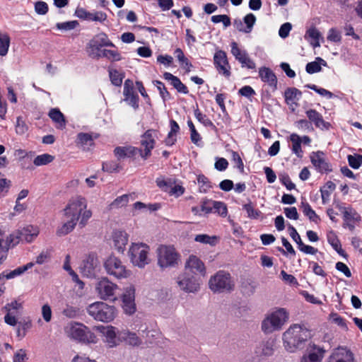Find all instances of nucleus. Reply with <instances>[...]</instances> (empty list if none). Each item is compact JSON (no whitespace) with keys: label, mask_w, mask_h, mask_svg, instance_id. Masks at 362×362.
<instances>
[{"label":"nucleus","mask_w":362,"mask_h":362,"mask_svg":"<svg viewBox=\"0 0 362 362\" xmlns=\"http://www.w3.org/2000/svg\"><path fill=\"white\" fill-rule=\"evenodd\" d=\"M92 216V211L87 209V202L81 197L71 199L63 210V223L57 230L59 236L71 233L79 221V225L84 227Z\"/></svg>","instance_id":"f257e3e1"},{"label":"nucleus","mask_w":362,"mask_h":362,"mask_svg":"<svg viewBox=\"0 0 362 362\" xmlns=\"http://www.w3.org/2000/svg\"><path fill=\"white\" fill-rule=\"evenodd\" d=\"M310 338V331L298 324L291 325L282 335L284 349L290 353H295L303 349Z\"/></svg>","instance_id":"f03ea898"},{"label":"nucleus","mask_w":362,"mask_h":362,"mask_svg":"<svg viewBox=\"0 0 362 362\" xmlns=\"http://www.w3.org/2000/svg\"><path fill=\"white\" fill-rule=\"evenodd\" d=\"M289 314L284 308H274L265 316L262 322V330L265 334L279 331L288 322Z\"/></svg>","instance_id":"7ed1b4c3"},{"label":"nucleus","mask_w":362,"mask_h":362,"mask_svg":"<svg viewBox=\"0 0 362 362\" xmlns=\"http://www.w3.org/2000/svg\"><path fill=\"white\" fill-rule=\"evenodd\" d=\"M64 332L69 338L78 342L85 344H96L98 342L96 335L88 327L79 322H71L69 323L65 327Z\"/></svg>","instance_id":"20e7f679"},{"label":"nucleus","mask_w":362,"mask_h":362,"mask_svg":"<svg viewBox=\"0 0 362 362\" xmlns=\"http://www.w3.org/2000/svg\"><path fill=\"white\" fill-rule=\"evenodd\" d=\"M234 281L230 274L223 270L211 276L209 281V287L214 293H229L234 288Z\"/></svg>","instance_id":"39448f33"},{"label":"nucleus","mask_w":362,"mask_h":362,"mask_svg":"<svg viewBox=\"0 0 362 362\" xmlns=\"http://www.w3.org/2000/svg\"><path fill=\"white\" fill-rule=\"evenodd\" d=\"M158 265L162 269L175 267L178 265L180 255L172 245H160L156 250Z\"/></svg>","instance_id":"423d86ee"},{"label":"nucleus","mask_w":362,"mask_h":362,"mask_svg":"<svg viewBox=\"0 0 362 362\" xmlns=\"http://www.w3.org/2000/svg\"><path fill=\"white\" fill-rule=\"evenodd\" d=\"M87 312L95 320L104 322H111L116 317L115 308L103 302L90 304L87 308Z\"/></svg>","instance_id":"0eeeda50"},{"label":"nucleus","mask_w":362,"mask_h":362,"mask_svg":"<svg viewBox=\"0 0 362 362\" xmlns=\"http://www.w3.org/2000/svg\"><path fill=\"white\" fill-rule=\"evenodd\" d=\"M150 247L144 243H132L128 255L133 265L139 268H144L150 263L148 253Z\"/></svg>","instance_id":"6e6552de"},{"label":"nucleus","mask_w":362,"mask_h":362,"mask_svg":"<svg viewBox=\"0 0 362 362\" xmlns=\"http://www.w3.org/2000/svg\"><path fill=\"white\" fill-rule=\"evenodd\" d=\"M106 272L116 279H127L132 272L126 268L122 262L115 256H110L104 262Z\"/></svg>","instance_id":"1a4fd4ad"},{"label":"nucleus","mask_w":362,"mask_h":362,"mask_svg":"<svg viewBox=\"0 0 362 362\" xmlns=\"http://www.w3.org/2000/svg\"><path fill=\"white\" fill-rule=\"evenodd\" d=\"M118 289V286L112 283L107 277L100 279L95 285V291L98 296L105 300H115Z\"/></svg>","instance_id":"9d476101"},{"label":"nucleus","mask_w":362,"mask_h":362,"mask_svg":"<svg viewBox=\"0 0 362 362\" xmlns=\"http://www.w3.org/2000/svg\"><path fill=\"white\" fill-rule=\"evenodd\" d=\"M176 283L181 291L187 293H195L200 289V280L188 272L180 274L176 278Z\"/></svg>","instance_id":"9b49d317"},{"label":"nucleus","mask_w":362,"mask_h":362,"mask_svg":"<svg viewBox=\"0 0 362 362\" xmlns=\"http://www.w3.org/2000/svg\"><path fill=\"white\" fill-rule=\"evenodd\" d=\"M156 182L159 188L171 196L179 197L185 192V188L180 184L177 183L174 178L164 179L160 177L156 179Z\"/></svg>","instance_id":"f8f14e48"},{"label":"nucleus","mask_w":362,"mask_h":362,"mask_svg":"<svg viewBox=\"0 0 362 362\" xmlns=\"http://www.w3.org/2000/svg\"><path fill=\"white\" fill-rule=\"evenodd\" d=\"M98 329L103 334V341L109 348H114L120 344V330L117 328L109 325L106 327L100 326Z\"/></svg>","instance_id":"ddd939ff"},{"label":"nucleus","mask_w":362,"mask_h":362,"mask_svg":"<svg viewBox=\"0 0 362 362\" xmlns=\"http://www.w3.org/2000/svg\"><path fill=\"white\" fill-rule=\"evenodd\" d=\"M157 132L153 129L147 130L141 136V144L144 148V150L139 148L138 153L144 159H146L151 156V150L154 148Z\"/></svg>","instance_id":"4468645a"},{"label":"nucleus","mask_w":362,"mask_h":362,"mask_svg":"<svg viewBox=\"0 0 362 362\" xmlns=\"http://www.w3.org/2000/svg\"><path fill=\"white\" fill-rule=\"evenodd\" d=\"M326 362H355L354 354L349 349L339 346L332 351Z\"/></svg>","instance_id":"2eb2a0df"},{"label":"nucleus","mask_w":362,"mask_h":362,"mask_svg":"<svg viewBox=\"0 0 362 362\" xmlns=\"http://www.w3.org/2000/svg\"><path fill=\"white\" fill-rule=\"evenodd\" d=\"M134 300L135 288L134 286L130 285L124 289L122 296V307L126 314L132 315L135 313L136 304Z\"/></svg>","instance_id":"dca6fc26"},{"label":"nucleus","mask_w":362,"mask_h":362,"mask_svg":"<svg viewBox=\"0 0 362 362\" xmlns=\"http://www.w3.org/2000/svg\"><path fill=\"white\" fill-rule=\"evenodd\" d=\"M326 351L322 346L310 344L305 353L300 358V362H322Z\"/></svg>","instance_id":"f3484780"},{"label":"nucleus","mask_w":362,"mask_h":362,"mask_svg":"<svg viewBox=\"0 0 362 362\" xmlns=\"http://www.w3.org/2000/svg\"><path fill=\"white\" fill-rule=\"evenodd\" d=\"M310 158L312 164L317 172L324 173L332 171L331 165L327 162L325 153L322 151H318L312 152Z\"/></svg>","instance_id":"a211bd4d"},{"label":"nucleus","mask_w":362,"mask_h":362,"mask_svg":"<svg viewBox=\"0 0 362 362\" xmlns=\"http://www.w3.org/2000/svg\"><path fill=\"white\" fill-rule=\"evenodd\" d=\"M214 62L218 73L226 78H229L230 76V67L228 64L226 52L221 50L216 52L214 57Z\"/></svg>","instance_id":"6ab92c4d"},{"label":"nucleus","mask_w":362,"mask_h":362,"mask_svg":"<svg viewBox=\"0 0 362 362\" xmlns=\"http://www.w3.org/2000/svg\"><path fill=\"white\" fill-rule=\"evenodd\" d=\"M230 46L232 54L242 64L243 67L245 66L250 69L255 68V62L248 57L245 51H242L239 49L235 42H233Z\"/></svg>","instance_id":"aec40b11"},{"label":"nucleus","mask_w":362,"mask_h":362,"mask_svg":"<svg viewBox=\"0 0 362 362\" xmlns=\"http://www.w3.org/2000/svg\"><path fill=\"white\" fill-rule=\"evenodd\" d=\"M305 114L308 118L310 123L322 130H328L331 127L329 122L323 119L322 115L314 109L308 110Z\"/></svg>","instance_id":"412c9836"},{"label":"nucleus","mask_w":362,"mask_h":362,"mask_svg":"<svg viewBox=\"0 0 362 362\" xmlns=\"http://www.w3.org/2000/svg\"><path fill=\"white\" fill-rule=\"evenodd\" d=\"M202 211L209 214L211 212L217 213L221 216H226L228 213L226 205L218 201H210L205 202L202 206Z\"/></svg>","instance_id":"4be33fe9"},{"label":"nucleus","mask_w":362,"mask_h":362,"mask_svg":"<svg viewBox=\"0 0 362 362\" xmlns=\"http://www.w3.org/2000/svg\"><path fill=\"white\" fill-rule=\"evenodd\" d=\"M112 239L115 249L123 253L128 243V234L124 230H116L112 234Z\"/></svg>","instance_id":"5701e85b"},{"label":"nucleus","mask_w":362,"mask_h":362,"mask_svg":"<svg viewBox=\"0 0 362 362\" xmlns=\"http://www.w3.org/2000/svg\"><path fill=\"white\" fill-rule=\"evenodd\" d=\"M185 269L196 274L197 273L204 276L206 268L203 262L194 255H190L185 264Z\"/></svg>","instance_id":"b1692460"},{"label":"nucleus","mask_w":362,"mask_h":362,"mask_svg":"<svg viewBox=\"0 0 362 362\" xmlns=\"http://www.w3.org/2000/svg\"><path fill=\"white\" fill-rule=\"evenodd\" d=\"M98 267V260L94 256H88L81 266V272L87 277L95 276V271Z\"/></svg>","instance_id":"393cba45"},{"label":"nucleus","mask_w":362,"mask_h":362,"mask_svg":"<svg viewBox=\"0 0 362 362\" xmlns=\"http://www.w3.org/2000/svg\"><path fill=\"white\" fill-rule=\"evenodd\" d=\"M121 343L125 342L127 344L133 346H139L142 341L135 332H130L124 329L120 330Z\"/></svg>","instance_id":"a878e982"},{"label":"nucleus","mask_w":362,"mask_h":362,"mask_svg":"<svg viewBox=\"0 0 362 362\" xmlns=\"http://www.w3.org/2000/svg\"><path fill=\"white\" fill-rule=\"evenodd\" d=\"M139 148L132 146H118L114 150V153L118 160L123 159L125 158H130L138 154Z\"/></svg>","instance_id":"bb28decb"},{"label":"nucleus","mask_w":362,"mask_h":362,"mask_svg":"<svg viewBox=\"0 0 362 362\" xmlns=\"http://www.w3.org/2000/svg\"><path fill=\"white\" fill-rule=\"evenodd\" d=\"M304 37L314 48L319 47L320 46V40H323L321 33L315 27L310 28L306 31Z\"/></svg>","instance_id":"cd10ccee"},{"label":"nucleus","mask_w":362,"mask_h":362,"mask_svg":"<svg viewBox=\"0 0 362 362\" xmlns=\"http://www.w3.org/2000/svg\"><path fill=\"white\" fill-rule=\"evenodd\" d=\"M302 93L296 88H288L285 90V100L288 105H296L300 99Z\"/></svg>","instance_id":"c85d7f7f"},{"label":"nucleus","mask_w":362,"mask_h":362,"mask_svg":"<svg viewBox=\"0 0 362 362\" xmlns=\"http://www.w3.org/2000/svg\"><path fill=\"white\" fill-rule=\"evenodd\" d=\"M22 241L31 243L39 234V229L36 226H28L20 230Z\"/></svg>","instance_id":"c756f323"},{"label":"nucleus","mask_w":362,"mask_h":362,"mask_svg":"<svg viewBox=\"0 0 362 362\" xmlns=\"http://www.w3.org/2000/svg\"><path fill=\"white\" fill-rule=\"evenodd\" d=\"M259 76L262 81L267 83L270 86H276L277 79L274 72L267 67H262L259 70Z\"/></svg>","instance_id":"7c9ffc66"},{"label":"nucleus","mask_w":362,"mask_h":362,"mask_svg":"<svg viewBox=\"0 0 362 362\" xmlns=\"http://www.w3.org/2000/svg\"><path fill=\"white\" fill-rule=\"evenodd\" d=\"M170 130L165 140L167 146H173L177 141V134L180 131V127L176 121L171 119L170 121Z\"/></svg>","instance_id":"2f4dec72"},{"label":"nucleus","mask_w":362,"mask_h":362,"mask_svg":"<svg viewBox=\"0 0 362 362\" xmlns=\"http://www.w3.org/2000/svg\"><path fill=\"white\" fill-rule=\"evenodd\" d=\"M33 266H34V263L33 262H29V263L26 264L25 265H23L22 267H19L13 269V271L9 272H3V273L1 274V275L3 276L2 277L4 279H13V278H15V277H16L18 276L21 275L25 271H27L28 269L32 268Z\"/></svg>","instance_id":"473e14b6"},{"label":"nucleus","mask_w":362,"mask_h":362,"mask_svg":"<svg viewBox=\"0 0 362 362\" xmlns=\"http://www.w3.org/2000/svg\"><path fill=\"white\" fill-rule=\"evenodd\" d=\"M327 239L328 243L331 245L332 248L339 255H343L344 251L341 248V243L337 235L333 231L330 230L327 234Z\"/></svg>","instance_id":"72a5a7b5"},{"label":"nucleus","mask_w":362,"mask_h":362,"mask_svg":"<svg viewBox=\"0 0 362 362\" xmlns=\"http://www.w3.org/2000/svg\"><path fill=\"white\" fill-rule=\"evenodd\" d=\"M290 141L292 142V152L299 158L303 157V152L301 148V141H300V136L296 133L290 135Z\"/></svg>","instance_id":"f704fd0d"},{"label":"nucleus","mask_w":362,"mask_h":362,"mask_svg":"<svg viewBox=\"0 0 362 362\" xmlns=\"http://www.w3.org/2000/svg\"><path fill=\"white\" fill-rule=\"evenodd\" d=\"M303 213L306 216L310 221L317 223L320 221V217L317 215L315 211L311 208L310 205L306 202H303L300 206Z\"/></svg>","instance_id":"c9c22d12"},{"label":"nucleus","mask_w":362,"mask_h":362,"mask_svg":"<svg viewBox=\"0 0 362 362\" xmlns=\"http://www.w3.org/2000/svg\"><path fill=\"white\" fill-rule=\"evenodd\" d=\"M315 62H309L307 64L305 70L308 74H315L321 71V66L327 65V62L320 57H317Z\"/></svg>","instance_id":"e433bc0d"},{"label":"nucleus","mask_w":362,"mask_h":362,"mask_svg":"<svg viewBox=\"0 0 362 362\" xmlns=\"http://www.w3.org/2000/svg\"><path fill=\"white\" fill-rule=\"evenodd\" d=\"M10 46V37L7 33H0V56L4 57L8 54Z\"/></svg>","instance_id":"4c0bfd02"},{"label":"nucleus","mask_w":362,"mask_h":362,"mask_svg":"<svg viewBox=\"0 0 362 362\" xmlns=\"http://www.w3.org/2000/svg\"><path fill=\"white\" fill-rule=\"evenodd\" d=\"M274 342L272 341H267L262 342L257 348V353L264 356H271L274 351Z\"/></svg>","instance_id":"58836bf2"},{"label":"nucleus","mask_w":362,"mask_h":362,"mask_svg":"<svg viewBox=\"0 0 362 362\" xmlns=\"http://www.w3.org/2000/svg\"><path fill=\"white\" fill-rule=\"evenodd\" d=\"M93 40L94 43H97L98 45L101 47H115V45L109 40L107 35L103 33L97 35Z\"/></svg>","instance_id":"ea45409f"},{"label":"nucleus","mask_w":362,"mask_h":362,"mask_svg":"<svg viewBox=\"0 0 362 362\" xmlns=\"http://www.w3.org/2000/svg\"><path fill=\"white\" fill-rule=\"evenodd\" d=\"M49 116L53 121L58 123L61 127H64L65 126L64 117L58 109H52L49 111Z\"/></svg>","instance_id":"a19ab883"},{"label":"nucleus","mask_w":362,"mask_h":362,"mask_svg":"<svg viewBox=\"0 0 362 362\" xmlns=\"http://www.w3.org/2000/svg\"><path fill=\"white\" fill-rule=\"evenodd\" d=\"M129 197V194H123L118 197L110 204V209H118L127 205Z\"/></svg>","instance_id":"79ce46f5"},{"label":"nucleus","mask_w":362,"mask_h":362,"mask_svg":"<svg viewBox=\"0 0 362 362\" xmlns=\"http://www.w3.org/2000/svg\"><path fill=\"white\" fill-rule=\"evenodd\" d=\"M344 219L346 222H356L360 220V216L351 208H343Z\"/></svg>","instance_id":"37998d69"},{"label":"nucleus","mask_w":362,"mask_h":362,"mask_svg":"<svg viewBox=\"0 0 362 362\" xmlns=\"http://www.w3.org/2000/svg\"><path fill=\"white\" fill-rule=\"evenodd\" d=\"M334 189L335 185L332 182L329 181L326 183L324 187L320 189L323 203H325L329 199L331 192L334 190Z\"/></svg>","instance_id":"c03bdc74"},{"label":"nucleus","mask_w":362,"mask_h":362,"mask_svg":"<svg viewBox=\"0 0 362 362\" xmlns=\"http://www.w3.org/2000/svg\"><path fill=\"white\" fill-rule=\"evenodd\" d=\"M102 47L98 45L97 43H94V41L92 40L89 42L88 45V54L92 58H100L102 57V50L100 49Z\"/></svg>","instance_id":"a18cd8bd"},{"label":"nucleus","mask_w":362,"mask_h":362,"mask_svg":"<svg viewBox=\"0 0 362 362\" xmlns=\"http://www.w3.org/2000/svg\"><path fill=\"white\" fill-rule=\"evenodd\" d=\"M216 236H210L206 234L197 235L194 238L196 242L203 244H209L210 245H215L216 243Z\"/></svg>","instance_id":"49530a36"},{"label":"nucleus","mask_w":362,"mask_h":362,"mask_svg":"<svg viewBox=\"0 0 362 362\" xmlns=\"http://www.w3.org/2000/svg\"><path fill=\"white\" fill-rule=\"evenodd\" d=\"M53 159L54 157L52 156L47 153H44L35 157L33 160V163L36 166L44 165L51 163L53 160Z\"/></svg>","instance_id":"de8ad7c7"},{"label":"nucleus","mask_w":362,"mask_h":362,"mask_svg":"<svg viewBox=\"0 0 362 362\" xmlns=\"http://www.w3.org/2000/svg\"><path fill=\"white\" fill-rule=\"evenodd\" d=\"M197 183L199 187V191L201 192H206L211 187V185L209 179L204 175H199L197 177Z\"/></svg>","instance_id":"09e8293b"},{"label":"nucleus","mask_w":362,"mask_h":362,"mask_svg":"<svg viewBox=\"0 0 362 362\" xmlns=\"http://www.w3.org/2000/svg\"><path fill=\"white\" fill-rule=\"evenodd\" d=\"M109 76L112 83L116 86H120L122 83L123 74L117 70H110Z\"/></svg>","instance_id":"8fccbe9b"},{"label":"nucleus","mask_w":362,"mask_h":362,"mask_svg":"<svg viewBox=\"0 0 362 362\" xmlns=\"http://www.w3.org/2000/svg\"><path fill=\"white\" fill-rule=\"evenodd\" d=\"M194 116L205 127L215 128L213 122L207 117L206 115L202 114L199 110L194 111Z\"/></svg>","instance_id":"3c124183"},{"label":"nucleus","mask_w":362,"mask_h":362,"mask_svg":"<svg viewBox=\"0 0 362 362\" xmlns=\"http://www.w3.org/2000/svg\"><path fill=\"white\" fill-rule=\"evenodd\" d=\"M32 326L31 321L20 322L17 328V335L21 338L24 337L26 334L27 331L30 329Z\"/></svg>","instance_id":"603ef678"},{"label":"nucleus","mask_w":362,"mask_h":362,"mask_svg":"<svg viewBox=\"0 0 362 362\" xmlns=\"http://www.w3.org/2000/svg\"><path fill=\"white\" fill-rule=\"evenodd\" d=\"M153 83L159 90L160 95L163 98V101L168 100L170 98L169 92L167 90L164 84L161 81H154Z\"/></svg>","instance_id":"864d4df0"},{"label":"nucleus","mask_w":362,"mask_h":362,"mask_svg":"<svg viewBox=\"0 0 362 362\" xmlns=\"http://www.w3.org/2000/svg\"><path fill=\"white\" fill-rule=\"evenodd\" d=\"M305 87H307L311 90H313L314 91H315L320 95L325 97L328 99H330V98H333V96H334L333 93H331L330 91H329L325 88H319L315 84H307L305 86Z\"/></svg>","instance_id":"5fc2aeb1"},{"label":"nucleus","mask_w":362,"mask_h":362,"mask_svg":"<svg viewBox=\"0 0 362 362\" xmlns=\"http://www.w3.org/2000/svg\"><path fill=\"white\" fill-rule=\"evenodd\" d=\"M255 22L256 17L253 13H248L244 17L243 23L246 25V33H250L252 31Z\"/></svg>","instance_id":"6e6d98bb"},{"label":"nucleus","mask_w":362,"mask_h":362,"mask_svg":"<svg viewBox=\"0 0 362 362\" xmlns=\"http://www.w3.org/2000/svg\"><path fill=\"white\" fill-rule=\"evenodd\" d=\"M243 209L246 211L247 216L250 218H258L261 214V211L255 209L250 202L245 204Z\"/></svg>","instance_id":"4d7b16f0"},{"label":"nucleus","mask_w":362,"mask_h":362,"mask_svg":"<svg viewBox=\"0 0 362 362\" xmlns=\"http://www.w3.org/2000/svg\"><path fill=\"white\" fill-rule=\"evenodd\" d=\"M77 142L81 145H91L93 142V137L88 133H79L77 135Z\"/></svg>","instance_id":"13d9d810"},{"label":"nucleus","mask_w":362,"mask_h":362,"mask_svg":"<svg viewBox=\"0 0 362 362\" xmlns=\"http://www.w3.org/2000/svg\"><path fill=\"white\" fill-rule=\"evenodd\" d=\"M102 57H105L112 61L120 60V54L117 51L110 49H103Z\"/></svg>","instance_id":"bf43d9fd"},{"label":"nucleus","mask_w":362,"mask_h":362,"mask_svg":"<svg viewBox=\"0 0 362 362\" xmlns=\"http://www.w3.org/2000/svg\"><path fill=\"white\" fill-rule=\"evenodd\" d=\"M211 21L214 23H223L225 28L230 25V18L227 15H216L211 17Z\"/></svg>","instance_id":"052dcab7"},{"label":"nucleus","mask_w":362,"mask_h":362,"mask_svg":"<svg viewBox=\"0 0 362 362\" xmlns=\"http://www.w3.org/2000/svg\"><path fill=\"white\" fill-rule=\"evenodd\" d=\"M78 25V23L77 21H71L63 23H57L56 27L59 30H71L74 29Z\"/></svg>","instance_id":"680f3d73"},{"label":"nucleus","mask_w":362,"mask_h":362,"mask_svg":"<svg viewBox=\"0 0 362 362\" xmlns=\"http://www.w3.org/2000/svg\"><path fill=\"white\" fill-rule=\"evenodd\" d=\"M21 241H22V238L20 233V230L11 233L7 239L8 245L11 247H14Z\"/></svg>","instance_id":"e2e57ef3"},{"label":"nucleus","mask_w":362,"mask_h":362,"mask_svg":"<svg viewBox=\"0 0 362 362\" xmlns=\"http://www.w3.org/2000/svg\"><path fill=\"white\" fill-rule=\"evenodd\" d=\"M187 125L190 130V134H191L190 138H191L192 141L194 144H197L198 141H199L201 139L199 134L196 130L195 127H194L193 122H192V120L187 121Z\"/></svg>","instance_id":"0e129e2a"},{"label":"nucleus","mask_w":362,"mask_h":362,"mask_svg":"<svg viewBox=\"0 0 362 362\" xmlns=\"http://www.w3.org/2000/svg\"><path fill=\"white\" fill-rule=\"evenodd\" d=\"M124 96V100L129 105L133 107L134 109H137L139 107V96L136 93Z\"/></svg>","instance_id":"69168bd1"},{"label":"nucleus","mask_w":362,"mask_h":362,"mask_svg":"<svg viewBox=\"0 0 362 362\" xmlns=\"http://www.w3.org/2000/svg\"><path fill=\"white\" fill-rule=\"evenodd\" d=\"M327 40L334 42H339L341 40V33L336 28H331L328 31Z\"/></svg>","instance_id":"338daca9"},{"label":"nucleus","mask_w":362,"mask_h":362,"mask_svg":"<svg viewBox=\"0 0 362 362\" xmlns=\"http://www.w3.org/2000/svg\"><path fill=\"white\" fill-rule=\"evenodd\" d=\"M107 19V14L103 11L90 12L88 21L104 22Z\"/></svg>","instance_id":"774afa93"}]
</instances>
